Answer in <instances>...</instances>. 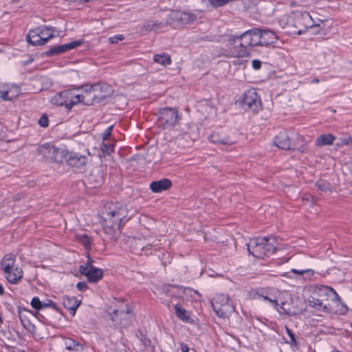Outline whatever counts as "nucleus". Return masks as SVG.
Instances as JSON below:
<instances>
[{
	"label": "nucleus",
	"mask_w": 352,
	"mask_h": 352,
	"mask_svg": "<svg viewBox=\"0 0 352 352\" xmlns=\"http://www.w3.org/2000/svg\"><path fill=\"white\" fill-rule=\"evenodd\" d=\"M274 144L283 150H294L292 140L285 131H280L274 139Z\"/></svg>",
	"instance_id": "15"
},
{
	"label": "nucleus",
	"mask_w": 352,
	"mask_h": 352,
	"mask_svg": "<svg viewBox=\"0 0 352 352\" xmlns=\"http://www.w3.org/2000/svg\"><path fill=\"white\" fill-rule=\"evenodd\" d=\"M28 311L25 308H22L21 307H17V312H18V315H19V317L21 321V322H23V319H22V316H21V311Z\"/></svg>",
	"instance_id": "62"
},
{
	"label": "nucleus",
	"mask_w": 352,
	"mask_h": 352,
	"mask_svg": "<svg viewBox=\"0 0 352 352\" xmlns=\"http://www.w3.org/2000/svg\"><path fill=\"white\" fill-rule=\"evenodd\" d=\"M66 52L64 45H55L44 52L45 56H53L62 54Z\"/></svg>",
	"instance_id": "35"
},
{
	"label": "nucleus",
	"mask_w": 352,
	"mask_h": 352,
	"mask_svg": "<svg viewBox=\"0 0 352 352\" xmlns=\"http://www.w3.org/2000/svg\"><path fill=\"white\" fill-rule=\"evenodd\" d=\"M93 259L91 258L90 255H87V263L83 265H80V267H87V269H91L92 267H94L93 265Z\"/></svg>",
	"instance_id": "54"
},
{
	"label": "nucleus",
	"mask_w": 352,
	"mask_h": 352,
	"mask_svg": "<svg viewBox=\"0 0 352 352\" xmlns=\"http://www.w3.org/2000/svg\"><path fill=\"white\" fill-rule=\"evenodd\" d=\"M308 305L325 313H331L329 304L324 303V299L322 298H318L315 296H310L308 298Z\"/></svg>",
	"instance_id": "21"
},
{
	"label": "nucleus",
	"mask_w": 352,
	"mask_h": 352,
	"mask_svg": "<svg viewBox=\"0 0 352 352\" xmlns=\"http://www.w3.org/2000/svg\"><path fill=\"white\" fill-rule=\"evenodd\" d=\"M70 94V89L63 90L52 97L51 102L58 107H65L67 111H70L75 105V102L70 100L72 97Z\"/></svg>",
	"instance_id": "11"
},
{
	"label": "nucleus",
	"mask_w": 352,
	"mask_h": 352,
	"mask_svg": "<svg viewBox=\"0 0 352 352\" xmlns=\"http://www.w3.org/2000/svg\"><path fill=\"white\" fill-rule=\"evenodd\" d=\"M64 345L65 346V349L70 351L82 352L83 351L82 344L70 338L64 339Z\"/></svg>",
	"instance_id": "26"
},
{
	"label": "nucleus",
	"mask_w": 352,
	"mask_h": 352,
	"mask_svg": "<svg viewBox=\"0 0 352 352\" xmlns=\"http://www.w3.org/2000/svg\"><path fill=\"white\" fill-rule=\"evenodd\" d=\"M258 28H254L238 35L243 42V43H240V45H244L245 47L248 49L255 46H260L261 43L258 39Z\"/></svg>",
	"instance_id": "10"
},
{
	"label": "nucleus",
	"mask_w": 352,
	"mask_h": 352,
	"mask_svg": "<svg viewBox=\"0 0 352 352\" xmlns=\"http://www.w3.org/2000/svg\"><path fill=\"white\" fill-rule=\"evenodd\" d=\"M261 294H259L258 292L257 293V294L261 297L265 301H268V299H270V296H268L267 295H265L264 294V292L263 290H261Z\"/></svg>",
	"instance_id": "63"
},
{
	"label": "nucleus",
	"mask_w": 352,
	"mask_h": 352,
	"mask_svg": "<svg viewBox=\"0 0 352 352\" xmlns=\"http://www.w3.org/2000/svg\"><path fill=\"white\" fill-rule=\"evenodd\" d=\"M172 182L168 178H163L160 180L153 181L150 184V189L153 192L159 193L167 190L171 188Z\"/></svg>",
	"instance_id": "19"
},
{
	"label": "nucleus",
	"mask_w": 352,
	"mask_h": 352,
	"mask_svg": "<svg viewBox=\"0 0 352 352\" xmlns=\"http://www.w3.org/2000/svg\"><path fill=\"white\" fill-rule=\"evenodd\" d=\"M56 148L57 147L56 146L48 142L40 145L36 151L38 155L42 156L44 160L52 162Z\"/></svg>",
	"instance_id": "17"
},
{
	"label": "nucleus",
	"mask_w": 352,
	"mask_h": 352,
	"mask_svg": "<svg viewBox=\"0 0 352 352\" xmlns=\"http://www.w3.org/2000/svg\"><path fill=\"white\" fill-rule=\"evenodd\" d=\"M289 20L291 25L296 29L294 30V33L298 35L305 33L308 28L314 29L316 34L326 35L327 29L329 28H326V24L324 21L319 24H314V21L307 12H294L289 16Z\"/></svg>",
	"instance_id": "1"
},
{
	"label": "nucleus",
	"mask_w": 352,
	"mask_h": 352,
	"mask_svg": "<svg viewBox=\"0 0 352 352\" xmlns=\"http://www.w3.org/2000/svg\"><path fill=\"white\" fill-rule=\"evenodd\" d=\"M155 63H159L163 66L170 65L172 62L170 56L166 53L155 54L153 56Z\"/></svg>",
	"instance_id": "33"
},
{
	"label": "nucleus",
	"mask_w": 352,
	"mask_h": 352,
	"mask_svg": "<svg viewBox=\"0 0 352 352\" xmlns=\"http://www.w3.org/2000/svg\"><path fill=\"white\" fill-rule=\"evenodd\" d=\"M87 163V157L79 153L69 151L67 165L72 167L74 171L82 172Z\"/></svg>",
	"instance_id": "9"
},
{
	"label": "nucleus",
	"mask_w": 352,
	"mask_h": 352,
	"mask_svg": "<svg viewBox=\"0 0 352 352\" xmlns=\"http://www.w3.org/2000/svg\"><path fill=\"white\" fill-rule=\"evenodd\" d=\"M268 302H270L273 307L279 313H285L289 316L296 315V311L292 310L289 304L287 302L280 300L279 303L278 300L275 297H270V299H268Z\"/></svg>",
	"instance_id": "18"
},
{
	"label": "nucleus",
	"mask_w": 352,
	"mask_h": 352,
	"mask_svg": "<svg viewBox=\"0 0 352 352\" xmlns=\"http://www.w3.org/2000/svg\"><path fill=\"white\" fill-rule=\"evenodd\" d=\"M47 307H52L53 309H54L57 312H60L59 307L52 300L46 299L45 301H43L42 309L44 308H47Z\"/></svg>",
	"instance_id": "45"
},
{
	"label": "nucleus",
	"mask_w": 352,
	"mask_h": 352,
	"mask_svg": "<svg viewBox=\"0 0 352 352\" xmlns=\"http://www.w3.org/2000/svg\"><path fill=\"white\" fill-rule=\"evenodd\" d=\"M315 294L318 296V298L324 299V301L331 300L337 305L341 302L340 297L331 287L321 285L318 287V292Z\"/></svg>",
	"instance_id": "12"
},
{
	"label": "nucleus",
	"mask_w": 352,
	"mask_h": 352,
	"mask_svg": "<svg viewBox=\"0 0 352 352\" xmlns=\"http://www.w3.org/2000/svg\"><path fill=\"white\" fill-rule=\"evenodd\" d=\"M89 180L95 182V186L102 184L104 181V174L102 169L97 168L94 170L89 177Z\"/></svg>",
	"instance_id": "31"
},
{
	"label": "nucleus",
	"mask_w": 352,
	"mask_h": 352,
	"mask_svg": "<svg viewBox=\"0 0 352 352\" xmlns=\"http://www.w3.org/2000/svg\"><path fill=\"white\" fill-rule=\"evenodd\" d=\"M100 150L104 154L109 155L114 152V143L111 140H102V143L100 145Z\"/></svg>",
	"instance_id": "37"
},
{
	"label": "nucleus",
	"mask_w": 352,
	"mask_h": 352,
	"mask_svg": "<svg viewBox=\"0 0 352 352\" xmlns=\"http://www.w3.org/2000/svg\"><path fill=\"white\" fill-rule=\"evenodd\" d=\"M316 186L317 188L322 191H329L331 189V184L328 181L320 179L316 182Z\"/></svg>",
	"instance_id": "40"
},
{
	"label": "nucleus",
	"mask_w": 352,
	"mask_h": 352,
	"mask_svg": "<svg viewBox=\"0 0 352 352\" xmlns=\"http://www.w3.org/2000/svg\"><path fill=\"white\" fill-rule=\"evenodd\" d=\"M186 289L192 290L188 287H184L177 285L170 284L164 288V292L170 296H175L177 298H182L186 293Z\"/></svg>",
	"instance_id": "25"
},
{
	"label": "nucleus",
	"mask_w": 352,
	"mask_h": 352,
	"mask_svg": "<svg viewBox=\"0 0 352 352\" xmlns=\"http://www.w3.org/2000/svg\"><path fill=\"white\" fill-rule=\"evenodd\" d=\"M124 38V36L122 34L115 35L113 36L109 37V40L111 43H117L120 41H122Z\"/></svg>",
	"instance_id": "51"
},
{
	"label": "nucleus",
	"mask_w": 352,
	"mask_h": 352,
	"mask_svg": "<svg viewBox=\"0 0 352 352\" xmlns=\"http://www.w3.org/2000/svg\"><path fill=\"white\" fill-rule=\"evenodd\" d=\"M157 124L163 129H171L179 124L182 115L176 108L163 107L158 109L157 113Z\"/></svg>",
	"instance_id": "4"
},
{
	"label": "nucleus",
	"mask_w": 352,
	"mask_h": 352,
	"mask_svg": "<svg viewBox=\"0 0 352 352\" xmlns=\"http://www.w3.org/2000/svg\"><path fill=\"white\" fill-rule=\"evenodd\" d=\"M208 140L215 144L232 145L235 142L230 136L222 135L219 133L212 132L208 138Z\"/></svg>",
	"instance_id": "22"
},
{
	"label": "nucleus",
	"mask_w": 352,
	"mask_h": 352,
	"mask_svg": "<svg viewBox=\"0 0 352 352\" xmlns=\"http://www.w3.org/2000/svg\"><path fill=\"white\" fill-rule=\"evenodd\" d=\"M286 331H287V333L288 336L290 338L291 344L296 345L297 342L296 340L295 335H294V332L292 331V330L286 327Z\"/></svg>",
	"instance_id": "50"
},
{
	"label": "nucleus",
	"mask_w": 352,
	"mask_h": 352,
	"mask_svg": "<svg viewBox=\"0 0 352 352\" xmlns=\"http://www.w3.org/2000/svg\"><path fill=\"white\" fill-rule=\"evenodd\" d=\"M179 344H180V349H181L182 352H189L190 351V349L186 343L182 342Z\"/></svg>",
	"instance_id": "58"
},
{
	"label": "nucleus",
	"mask_w": 352,
	"mask_h": 352,
	"mask_svg": "<svg viewBox=\"0 0 352 352\" xmlns=\"http://www.w3.org/2000/svg\"><path fill=\"white\" fill-rule=\"evenodd\" d=\"M276 238L270 236L251 239L246 245L249 254L255 258H262L276 252Z\"/></svg>",
	"instance_id": "3"
},
{
	"label": "nucleus",
	"mask_w": 352,
	"mask_h": 352,
	"mask_svg": "<svg viewBox=\"0 0 352 352\" xmlns=\"http://www.w3.org/2000/svg\"><path fill=\"white\" fill-rule=\"evenodd\" d=\"M134 243L135 245H138V248H136L135 250H133L134 252H138V251H140V252H145L146 255H148V254H151V252L150 253L147 252L148 250H151L152 248V245L151 244H147L146 245H144L142 243L141 239H134Z\"/></svg>",
	"instance_id": "38"
},
{
	"label": "nucleus",
	"mask_w": 352,
	"mask_h": 352,
	"mask_svg": "<svg viewBox=\"0 0 352 352\" xmlns=\"http://www.w3.org/2000/svg\"><path fill=\"white\" fill-rule=\"evenodd\" d=\"M112 304H113L116 307L112 312L109 313V316L112 321H116L118 315H122L123 314H131L132 313L130 306L128 303H125V300L124 299L120 300L114 298Z\"/></svg>",
	"instance_id": "13"
},
{
	"label": "nucleus",
	"mask_w": 352,
	"mask_h": 352,
	"mask_svg": "<svg viewBox=\"0 0 352 352\" xmlns=\"http://www.w3.org/2000/svg\"><path fill=\"white\" fill-rule=\"evenodd\" d=\"M69 153V151L68 150L57 147L52 162L62 163L63 160H65V162L67 163Z\"/></svg>",
	"instance_id": "32"
},
{
	"label": "nucleus",
	"mask_w": 352,
	"mask_h": 352,
	"mask_svg": "<svg viewBox=\"0 0 352 352\" xmlns=\"http://www.w3.org/2000/svg\"><path fill=\"white\" fill-rule=\"evenodd\" d=\"M23 270L20 267H15L10 270L9 274H6V279L10 283L16 285L23 278Z\"/></svg>",
	"instance_id": "27"
},
{
	"label": "nucleus",
	"mask_w": 352,
	"mask_h": 352,
	"mask_svg": "<svg viewBox=\"0 0 352 352\" xmlns=\"http://www.w3.org/2000/svg\"><path fill=\"white\" fill-rule=\"evenodd\" d=\"M261 65H262V63L258 59H254L252 61V66L256 70L260 69L261 67Z\"/></svg>",
	"instance_id": "55"
},
{
	"label": "nucleus",
	"mask_w": 352,
	"mask_h": 352,
	"mask_svg": "<svg viewBox=\"0 0 352 352\" xmlns=\"http://www.w3.org/2000/svg\"><path fill=\"white\" fill-rule=\"evenodd\" d=\"M181 21L186 23H192L197 20V15L193 13L183 12L180 16Z\"/></svg>",
	"instance_id": "39"
},
{
	"label": "nucleus",
	"mask_w": 352,
	"mask_h": 352,
	"mask_svg": "<svg viewBox=\"0 0 352 352\" xmlns=\"http://www.w3.org/2000/svg\"><path fill=\"white\" fill-rule=\"evenodd\" d=\"M136 336L140 339L141 342L145 346H148L151 344V340L140 330L136 333Z\"/></svg>",
	"instance_id": "42"
},
{
	"label": "nucleus",
	"mask_w": 352,
	"mask_h": 352,
	"mask_svg": "<svg viewBox=\"0 0 352 352\" xmlns=\"http://www.w3.org/2000/svg\"><path fill=\"white\" fill-rule=\"evenodd\" d=\"M43 27H44L45 30H47V32L48 33H52L54 34V32H55L56 31V28H54L53 26L43 25Z\"/></svg>",
	"instance_id": "59"
},
{
	"label": "nucleus",
	"mask_w": 352,
	"mask_h": 352,
	"mask_svg": "<svg viewBox=\"0 0 352 352\" xmlns=\"http://www.w3.org/2000/svg\"><path fill=\"white\" fill-rule=\"evenodd\" d=\"M113 129V125H111L107 127V129L105 130V131L102 133V140H104V141L110 140L109 137L111 136V135L112 133Z\"/></svg>",
	"instance_id": "48"
},
{
	"label": "nucleus",
	"mask_w": 352,
	"mask_h": 352,
	"mask_svg": "<svg viewBox=\"0 0 352 352\" xmlns=\"http://www.w3.org/2000/svg\"><path fill=\"white\" fill-rule=\"evenodd\" d=\"M10 101L12 99L9 96V93L8 91L1 92V94L0 96V101Z\"/></svg>",
	"instance_id": "56"
},
{
	"label": "nucleus",
	"mask_w": 352,
	"mask_h": 352,
	"mask_svg": "<svg viewBox=\"0 0 352 352\" xmlns=\"http://www.w3.org/2000/svg\"><path fill=\"white\" fill-rule=\"evenodd\" d=\"M131 252L134 254H141V252L140 251H138V252H134L133 250H135L136 248H138V245H135V243H134V239L133 241H131Z\"/></svg>",
	"instance_id": "61"
},
{
	"label": "nucleus",
	"mask_w": 352,
	"mask_h": 352,
	"mask_svg": "<svg viewBox=\"0 0 352 352\" xmlns=\"http://www.w3.org/2000/svg\"><path fill=\"white\" fill-rule=\"evenodd\" d=\"M38 123L41 127H43V128L47 127L49 126V118H48L47 115L46 113L43 114L40 117V118L38 121Z\"/></svg>",
	"instance_id": "46"
},
{
	"label": "nucleus",
	"mask_w": 352,
	"mask_h": 352,
	"mask_svg": "<svg viewBox=\"0 0 352 352\" xmlns=\"http://www.w3.org/2000/svg\"><path fill=\"white\" fill-rule=\"evenodd\" d=\"M241 39L238 35H228L226 46L231 56L237 58H244L250 56L251 53L248 48H246Z\"/></svg>",
	"instance_id": "7"
},
{
	"label": "nucleus",
	"mask_w": 352,
	"mask_h": 352,
	"mask_svg": "<svg viewBox=\"0 0 352 352\" xmlns=\"http://www.w3.org/2000/svg\"><path fill=\"white\" fill-rule=\"evenodd\" d=\"M292 272L298 274V275H302L305 273H311V274H314V271L311 270H296L292 269L291 270Z\"/></svg>",
	"instance_id": "52"
},
{
	"label": "nucleus",
	"mask_w": 352,
	"mask_h": 352,
	"mask_svg": "<svg viewBox=\"0 0 352 352\" xmlns=\"http://www.w3.org/2000/svg\"><path fill=\"white\" fill-rule=\"evenodd\" d=\"M30 305L34 309L40 311L42 309L43 301L38 296H34L32 298Z\"/></svg>",
	"instance_id": "44"
},
{
	"label": "nucleus",
	"mask_w": 352,
	"mask_h": 352,
	"mask_svg": "<svg viewBox=\"0 0 352 352\" xmlns=\"http://www.w3.org/2000/svg\"><path fill=\"white\" fill-rule=\"evenodd\" d=\"M4 288L2 286V285L0 284V296L3 295L4 294Z\"/></svg>",
	"instance_id": "64"
},
{
	"label": "nucleus",
	"mask_w": 352,
	"mask_h": 352,
	"mask_svg": "<svg viewBox=\"0 0 352 352\" xmlns=\"http://www.w3.org/2000/svg\"><path fill=\"white\" fill-rule=\"evenodd\" d=\"M77 241L82 244L86 250H89L91 244V238L86 234H76Z\"/></svg>",
	"instance_id": "36"
},
{
	"label": "nucleus",
	"mask_w": 352,
	"mask_h": 352,
	"mask_svg": "<svg viewBox=\"0 0 352 352\" xmlns=\"http://www.w3.org/2000/svg\"><path fill=\"white\" fill-rule=\"evenodd\" d=\"M79 272L81 275L85 276L89 283H97L102 278L104 272L102 269L92 267L91 269H87V267H79Z\"/></svg>",
	"instance_id": "14"
},
{
	"label": "nucleus",
	"mask_w": 352,
	"mask_h": 352,
	"mask_svg": "<svg viewBox=\"0 0 352 352\" xmlns=\"http://www.w3.org/2000/svg\"><path fill=\"white\" fill-rule=\"evenodd\" d=\"M168 23L167 21H153L148 20L144 23L142 29L145 31H157L158 30L167 27Z\"/></svg>",
	"instance_id": "23"
},
{
	"label": "nucleus",
	"mask_w": 352,
	"mask_h": 352,
	"mask_svg": "<svg viewBox=\"0 0 352 352\" xmlns=\"http://www.w3.org/2000/svg\"><path fill=\"white\" fill-rule=\"evenodd\" d=\"M176 316L182 321L188 323H192L190 314L187 310L182 307L179 304L174 306Z\"/></svg>",
	"instance_id": "28"
},
{
	"label": "nucleus",
	"mask_w": 352,
	"mask_h": 352,
	"mask_svg": "<svg viewBox=\"0 0 352 352\" xmlns=\"http://www.w3.org/2000/svg\"><path fill=\"white\" fill-rule=\"evenodd\" d=\"M15 261L16 256L14 254H7L3 256L1 265L5 274H9L13 270Z\"/></svg>",
	"instance_id": "24"
},
{
	"label": "nucleus",
	"mask_w": 352,
	"mask_h": 352,
	"mask_svg": "<svg viewBox=\"0 0 352 352\" xmlns=\"http://www.w3.org/2000/svg\"><path fill=\"white\" fill-rule=\"evenodd\" d=\"M77 89H70V91H71V98H70V100H72L74 102H75V105L78 104V103H82V96H83V93L81 94H76V90Z\"/></svg>",
	"instance_id": "41"
},
{
	"label": "nucleus",
	"mask_w": 352,
	"mask_h": 352,
	"mask_svg": "<svg viewBox=\"0 0 352 352\" xmlns=\"http://www.w3.org/2000/svg\"><path fill=\"white\" fill-rule=\"evenodd\" d=\"M76 288L80 292H85L88 288V285L85 282H78L76 285Z\"/></svg>",
	"instance_id": "53"
},
{
	"label": "nucleus",
	"mask_w": 352,
	"mask_h": 352,
	"mask_svg": "<svg viewBox=\"0 0 352 352\" xmlns=\"http://www.w3.org/2000/svg\"><path fill=\"white\" fill-rule=\"evenodd\" d=\"M126 214V208L122 206H113L103 212L101 217L104 221L105 232L110 236H114L116 230L120 229Z\"/></svg>",
	"instance_id": "2"
},
{
	"label": "nucleus",
	"mask_w": 352,
	"mask_h": 352,
	"mask_svg": "<svg viewBox=\"0 0 352 352\" xmlns=\"http://www.w3.org/2000/svg\"><path fill=\"white\" fill-rule=\"evenodd\" d=\"M211 303L213 311L221 318H228L234 311L232 302L226 295H217L212 300Z\"/></svg>",
	"instance_id": "6"
},
{
	"label": "nucleus",
	"mask_w": 352,
	"mask_h": 352,
	"mask_svg": "<svg viewBox=\"0 0 352 352\" xmlns=\"http://www.w3.org/2000/svg\"><path fill=\"white\" fill-rule=\"evenodd\" d=\"M100 88L99 91H94V93L96 96L104 97V100L109 97L113 92L111 87L107 84H100Z\"/></svg>",
	"instance_id": "34"
},
{
	"label": "nucleus",
	"mask_w": 352,
	"mask_h": 352,
	"mask_svg": "<svg viewBox=\"0 0 352 352\" xmlns=\"http://www.w3.org/2000/svg\"><path fill=\"white\" fill-rule=\"evenodd\" d=\"M258 39L261 41L260 46H269L275 43L278 39L276 34L270 29L258 28Z\"/></svg>",
	"instance_id": "16"
},
{
	"label": "nucleus",
	"mask_w": 352,
	"mask_h": 352,
	"mask_svg": "<svg viewBox=\"0 0 352 352\" xmlns=\"http://www.w3.org/2000/svg\"><path fill=\"white\" fill-rule=\"evenodd\" d=\"M4 306L8 311H9L12 313H14V307L12 305H11L10 303H8V302H5Z\"/></svg>",
	"instance_id": "60"
},
{
	"label": "nucleus",
	"mask_w": 352,
	"mask_h": 352,
	"mask_svg": "<svg viewBox=\"0 0 352 352\" xmlns=\"http://www.w3.org/2000/svg\"><path fill=\"white\" fill-rule=\"evenodd\" d=\"M82 43H83V41L82 40H78V41H72L71 43L63 44V45H64L65 52H68V51H70L73 49H75V48L80 46Z\"/></svg>",
	"instance_id": "43"
},
{
	"label": "nucleus",
	"mask_w": 352,
	"mask_h": 352,
	"mask_svg": "<svg viewBox=\"0 0 352 352\" xmlns=\"http://www.w3.org/2000/svg\"><path fill=\"white\" fill-rule=\"evenodd\" d=\"M352 144V138L351 136H344L340 138L339 143L337 144L338 146L343 145H351Z\"/></svg>",
	"instance_id": "47"
},
{
	"label": "nucleus",
	"mask_w": 352,
	"mask_h": 352,
	"mask_svg": "<svg viewBox=\"0 0 352 352\" xmlns=\"http://www.w3.org/2000/svg\"><path fill=\"white\" fill-rule=\"evenodd\" d=\"M236 102L245 111L252 113H258L262 107L261 98L254 89L245 91Z\"/></svg>",
	"instance_id": "5"
},
{
	"label": "nucleus",
	"mask_w": 352,
	"mask_h": 352,
	"mask_svg": "<svg viewBox=\"0 0 352 352\" xmlns=\"http://www.w3.org/2000/svg\"><path fill=\"white\" fill-rule=\"evenodd\" d=\"M62 303L64 307L70 311L72 316H74L81 301L74 296H64L62 298Z\"/></svg>",
	"instance_id": "20"
},
{
	"label": "nucleus",
	"mask_w": 352,
	"mask_h": 352,
	"mask_svg": "<svg viewBox=\"0 0 352 352\" xmlns=\"http://www.w3.org/2000/svg\"><path fill=\"white\" fill-rule=\"evenodd\" d=\"M38 32V30L36 28L29 31L26 36V40L30 45L32 46L39 45V38H41V36H39Z\"/></svg>",
	"instance_id": "30"
},
{
	"label": "nucleus",
	"mask_w": 352,
	"mask_h": 352,
	"mask_svg": "<svg viewBox=\"0 0 352 352\" xmlns=\"http://www.w3.org/2000/svg\"><path fill=\"white\" fill-rule=\"evenodd\" d=\"M100 84L87 85L83 89L82 104L87 106L94 105L104 101V97L95 95L94 91H99Z\"/></svg>",
	"instance_id": "8"
},
{
	"label": "nucleus",
	"mask_w": 352,
	"mask_h": 352,
	"mask_svg": "<svg viewBox=\"0 0 352 352\" xmlns=\"http://www.w3.org/2000/svg\"><path fill=\"white\" fill-rule=\"evenodd\" d=\"M55 36H56L52 33H50L46 36H41V38H39V45H43L46 44L49 41V40L53 38Z\"/></svg>",
	"instance_id": "49"
},
{
	"label": "nucleus",
	"mask_w": 352,
	"mask_h": 352,
	"mask_svg": "<svg viewBox=\"0 0 352 352\" xmlns=\"http://www.w3.org/2000/svg\"><path fill=\"white\" fill-rule=\"evenodd\" d=\"M36 29L38 30L39 36H46L47 34H50L47 32V30H45L43 25L41 26V27H38Z\"/></svg>",
	"instance_id": "57"
},
{
	"label": "nucleus",
	"mask_w": 352,
	"mask_h": 352,
	"mask_svg": "<svg viewBox=\"0 0 352 352\" xmlns=\"http://www.w3.org/2000/svg\"><path fill=\"white\" fill-rule=\"evenodd\" d=\"M336 137L331 134H322L318 137L316 140V145L319 147L324 146L331 145L335 140Z\"/></svg>",
	"instance_id": "29"
}]
</instances>
